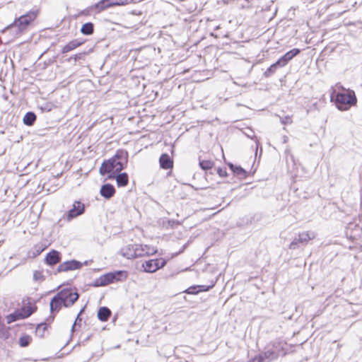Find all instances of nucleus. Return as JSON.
<instances>
[{
    "label": "nucleus",
    "mask_w": 362,
    "mask_h": 362,
    "mask_svg": "<svg viewBox=\"0 0 362 362\" xmlns=\"http://www.w3.org/2000/svg\"><path fill=\"white\" fill-rule=\"evenodd\" d=\"M85 308H86V305L83 306L79 311V313H78V315H79L80 316L83 314V313L84 312L85 310Z\"/></svg>",
    "instance_id": "47"
},
{
    "label": "nucleus",
    "mask_w": 362,
    "mask_h": 362,
    "mask_svg": "<svg viewBox=\"0 0 362 362\" xmlns=\"http://www.w3.org/2000/svg\"><path fill=\"white\" fill-rule=\"evenodd\" d=\"M93 50V48H90L87 51L78 52L77 54L71 55L70 57L66 59L64 61L70 63L72 60H74V64H76V62H80L81 61H85L86 56L91 53Z\"/></svg>",
    "instance_id": "21"
},
{
    "label": "nucleus",
    "mask_w": 362,
    "mask_h": 362,
    "mask_svg": "<svg viewBox=\"0 0 362 362\" xmlns=\"http://www.w3.org/2000/svg\"><path fill=\"white\" fill-rule=\"evenodd\" d=\"M116 180L118 187H126L129 183V175L127 173H118L115 174L113 180Z\"/></svg>",
    "instance_id": "22"
},
{
    "label": "nucleus",
    "mask_w": 362,
    "mask_h": 362,
    "mask_svg": "<svg viewBox=\"0 0 362 362\" xmlns=\"http://www.w3.org/2000/svg\"><path fill=\"white\" fill-rule=\"evenodd\" d=\"M136 244L127 245L121 249V255L127 259H131L137 257V252L136 250Z\"/></svg>",
    "instance_id": "16"
},
{
    "label": "nucleus",
    "mask_w": 362,
    "mask_h": 362,
    "mask_svg": "<svg viewBox=\"0 0 362 362\" xmlns=\"http://www.w3.org/2000/svg\"><path fill=\"white\" fill-rule=\"evenodd\" d=\"M346 235L351 240H358L362 237V228L358 224L349 223L346 230Z\"/></svg>",
    "instance_id": "9"
},
{
    "label": "nucleus",
    "mask_w": 362,
    "mask_h": 362,
    "mask_svg": "<svg viewBox=\"0 0 362 362\" xmlns=\"http://www.w3.org/2000/svg\"><path fill=\"white\" fill-rule=\"evenodd\" d=\"M48 50H49V48H48V49H47L45 51H44V52L41 54V55H40V57H41L44 54H45Z\"/></svg>",
    "instance_id": "50"
},
{
    "label": "nucleus",
    "mask_w": 362,
    "mask_h": 362,
    "mask_svg": "<svg viewBox=\"0 0 362 362\" xmlns=\"http://www.w3.org/2000/svg\"><path fill=\"white\" fill-rule=\"evenodd\" d=\"M136 250L137 252V257H141L144 255L150 256L156 254L157 252V250L153 247H151L148 245H139L136 244Z\"/></svg>",
    "instance_id": "14"
},
{
    "label": "nucleus",
    "mask_w": 362,
    "mask_h": 362,
    "mask_svg": "<svg viewBox=\"0 0 362 362\" xmlns=\"http://www.w3.org/2000/svg\"><path fill=\"white\" fill-rule=\"evenodd\" d=\"M81 322H82V318L81 317V316L79 315H77L76 319H75V321H74V325H72V327H71V332L74 331V328L76 327V326H81Z\"/></svg>",
    "instance_id": "41"
},
{
    "label": "nucleus",
    "mask_w": 362,
    "mask_h": 362,
    "mask_svg": "<svg viewBox=\"0 0 362 362\" xmlns=\"http://www.w3.org/2000/svg\"><path fill=\"white\" fill-rule=\"evenodd\" d=\"M280 122L284 125L290 124L292 123V119L290 115H286L283 117H280Z\"/></svg>",
    "instance_id": "38"
},
{
    "label": "nucleus",
    "mask_w": 362,
    "mask_h": 362,
    "mask_svg": "<svg viewBox=\"0 0 362 362\" xmlns=\"http://www.w3.org/2000/svg\"><path fill=\"white\" fill-rule=\"evenodd\" d=\"M227 165L234 175L241 179H245L247 177L248 173L240 165L233 164L230 162H229Z\"/></svg>",
    "instance_id": "17"
},
{
    "label": "nucleus",
    "mask_w": 362,
    "mask_h": 362,
    "mask_svg": "<svg viewBox=\"0 0 362 362\" xmlns=\"http://www.w3.org/2000/svg\"><path fill=\"white\" fill-rule=\"evenodd\" d=\"M247 362H264V361L262 360V356L257 354L250 359Z\"/></svg>",
    "instance_id": "44"
},
{
    "label": "nucleus",
    "mask_w": 362,
    "mask_h": 362,
    "mask_svg": "<svg viewBox=\"0 0 362 362\" xmlns=\"http://www.w3.org/2000/svg\"><path fill=\"white\" fill-rule=\"evenodd\" d=\"M184 293L187 294H191V295H197L199 293V289L197 288V285H193L187 288L184 291Z\"/></svg>",
    "instance_id": "36"
},
{
    "label": "nucleus",
    "mask_w": 362,
    "mask_h": 362,
    "mask_svg": "<svg viewBox=\"0 0 362 362\" xmlns=\"http://www.w3.org/2000/svg\"><path fill=\"white\" fill-rule=\"evenodd\" d=\"M116 192L115 187L110 183L103 184L100 189V194L105 199H110Z\"/></svg>",
    "instance_id": "13"
},
{
    "label": "nucleus",
    "mask_w": 362,
    "mask_h": 362,
    "mask_svg": "<svg viewBox=\"0 0 362 362\" xmlns=\"http://www.w3.org/2000/svg\"><path fill=\"white\" fill-rule=\"evenodd\" d=\"M85 42H86V40H81L80 38L74 39V40L69 41L66 45H65L62 48L61 53L62 54L68 53V52L78 48V47H80L81 45L84 44Z\"/></svg>",
    "instance_id": "15"
},
{
    "label": "nucleus",
    "mask_w": 362,
    "mask_h": 362,
    "mask_svg": "<svg viewBox=\"0 0 362 362\" xmlns=\"http://www.w3.org/2000/svg\"><path fill=\"white\" fill-rule=\"evenodd\" d=\"M255 142H256V144H257V147H258V146L259 145V143L258 141V139L256 136H255Z\"/></svg>",
    "instance_id": "49"
},
{
    "label": "nucleus",
    "mask_w": 362,
    "mask_h": 362,
    "mask_svg": "<svg viewBox=\"0 0 362 362\" xmlns=\"http://www.w3.org/2000/svg\"><path fill=\"white\" fill-rule=\"evenodd\" d=\"M112 1V7L115 6H121L127 4L128 0H110Z\"/></svg>",
    "instance_id": "43"
},
{
    "label": "nucleus",
    "mask_w": 362,
    "mask_h": 362,
    "mask_svg": "<svg viewBox=\"0 0 362 362\" xmlns=\"http://www.w3.org/2000/svg\"><path fill=\"white\" fill-rule=\"evenodd\" d=\"M215 286V282H211L210 285H197L199 292H206L211 290Z\"/></svg>",
    "instance_id": "35"
},
{
    "label": "nucleus",
    "mask_w": 362,
    "mask_h": 362,
    "mask_svg": "<svg viewBox=\"0 0 362 362\" xmlns=\"http://www.w3.org/2000/svg\"><path fill=\"white\" fill-rule=\"evenodd\" d=\"M93 11H95V8L93 7V5H92L90 6H88L86 8L79 11L76 16H90Z\"/></svg>",
    "instance_id": "37"
},
{
    "label": "nucleus",
    "mask_w": 362,
    "mask_h": 362,
    "mask_svg": "<svg viewBox=\"0 0 362 362\" xmlns=\"http://www.w3.org/2000/svg\"><path fill=\"white\" fill-rule=\"evenodd\" d=\"M300 52L301 49L299 48H293L290 49L277 59L279 62V64H281L284 67Z\"/></svg>",
    "instance_id": "12"
},
{
    "label": "nucleus",
    "mask_w": 362,
    "mask_h": 362,
    "mask_svg": "<svg viewBox=\"0 0 362 362\" xmlns=\"http://www.w3.org/2000/svg\"><path fill=\"white\" fill-rule=\"evenodd\" d=\"M188 243H189V242H187V243H185V245H182L181 249L179 250V252L180 254L182 253L185 251V250L187 248Z\"/></svg>",
    "instance_id": "46"
},
{
    "label": "nucleus",
    "mask_w": 362,
    "mask_h": 362,
    "mask_svg": "<svg viewBox=\"0 0 362 362\" xmlns=\"http://www.w3.org/2000/svg\"><path fill=\"white\" fill-rule=\"evenodd\" d=\"M112 1L110 0H100L98 2L94 4L93 7L95 8V13H99L109 8L112 7Z\"/></svg>",
    "instance_id": "23"
},
{
    "label": "nucleus",
    "mask_w": 362,
    "mask_h": 362,
    "mask_svg": "<svg viewBox=\"0 0 362 362\" xmlns=\"http://www.w3.org/2000/svg\"><path fill=\"white\" fill-rule=\"evenodd\" d=\"M83 265H88V261H85L84 262H82Z\"/></svg>",
    "instance_id": "52"
},
{
    "label": "nucleus",
    "mask_w": 362,
    "mask_h": 362,
    "mask_svg": "<svg viewBox=\"0 0 362 362\" xmlns=\"http://www.w3.org/2000/svg\"><path fill=\"white\" fill-rule=\"evenodd\" d=\"M168 259L163 258L151 259L142 263L144 271L147 273H154L159 269L164 267L167 264Z\"/></svg>",
    "instance_id": "6"
},
{
    "label": "nucleus",
    "mask_w": 362,
    "mask_h": 362,
    "mask_svg": "<svg viewBox=\"0 0 362 362\" xmlns=\"http://www.w3.org/2000/svg\"><path fill=\"white\" fill-rule=\"evenodd\" d=\"M111 284H112V281L107 272L99 276L93 283L90 284L89 286L93 287H102Z\"/></svg>",
    "instance_id": "18"
},
{
    "label": "nucleus",
    "mask_w": 362,
    "mask_h": 362,
    "mask_svg": "<svg viewBox=\"0 0 362 362\" xmlns=\"http://www.w3.org/2000/svg\"><path fill=\"white\" fill-rule=\"evenodd\" d=\"M279 63V61L276 60L274 63L271 64L263 73V76L264 78H270L276 73L277 69L284 67L281 64Z\"/></svg>",
    "instance_id": "26"
},
{
    "label": "nucleus",
    "mask_w": 362,
    "mask_h": 362,
    "mask_svg": "<svg viewBox=\"0 0 362 362\" xmlns=\"http://www.w3.org/2000/svg\"><path fill=\"white\" fill-rule=\"evenodd\" d=\"M111 313V310L109 308L106 306H102L99 308L97 313V316L100 321L105 322L109 320Z\"/></svg>",
    "instance_id": "24"
},
{
    "label": "nucleus",
    "mask_w": 362,
    "mask_h": 362,
    "mask_svg": "<svg viewBox=\"0 0 362 362\" xmlns=\"http://www.w3.org/2000/svg\"><path fill=\"white\" fill-rule=\"evenodd\" d=\"M58 57V55L53 56L52 58L47 59L45 62V66H47L53 63H54L57 61V59Z\"/></svg>",
    "instance_id": "45"
},
{
    "label": "nucleus",
    "mask_w": 362,
    "mask_h": 362,
    "mask_svg": "<svg viewBox=\"0 0 362 362\" xmlns=\"http://www.w3.org/2000/svg\"><path fill=\"white\" fill-rule=\"evenodd\" d=\"M62 253L56 250H51L45 257V262L49 266H54L62 261Z\"/></svg>",
    "instance_id": "11"
},
{
    "label": "nucleus",
    "mask_w": 362,
    "mask_h": 362,
    "mask_svg": "<svg viewBox=\"0 0 362 362\" xmlns=\"http://www.w3.org/2000/svg\"><path fill=\"white\" fill-rule=\"evenodd\" d=\"M211 35L217 37V35H214L213 33H211Z\"/></svg>",
    "instance_id": "53"
},
{
    "label": "nucleus",
    "mask_w": 362,
    "mask_h": 362,
    "mask_svg": "<svg viewBox=\"0 0 362 362\" xmlns=\"http://www.w3.org/2000/svg\"><path fill=\"white\" fill-rule=\"evenodd\" d=\"M90 336L87 337L86 339V341H88L89 339H90Z\"/></svg>",
    "instance_id": "54"
},
{
    "label": "nucleus",
    "mask_w": 362,
    "mask_h": 362,
    "mask_svg": "<svg viewBox=\"0 0 362 362\" xmlns=\"http://www.w3.org/2000/svg\"><path fill=\"white\" fill-rule=\"evenodd\" d=\"M216 172L218 173V175L221 177H225L228 175V173L226 172V168H221V167H218L217 169H216Z\"/></svg>",
    "instance_id": "42"
},
{
    "label": "nucleus",
    "mask_w": 362,
    "mask_h": 362,
    "mask_svg": "<svg viewBox=\"0 0 362 362\" xmlns=\"http://www.w3.org/2000/svg\"><path fill=\"white\" fill-rule=\"evenodd\" d=\"M86 206L80 200L74 202L71 208L64 215V218L68 222L84 214Z\"/></svg>",
    "instance_id": "5"
},
{
    "label": "nucleus",
    "mask_w": 362,
    "mask_h": 362,
    "mask_svg": "<svg viewBox=\"0 0 362 362\" xmlns=\"http://www.w3.org/2000/svg\"><path fill=\"white\" fill-rule=\"evenodd\" d=\"M40 15V9L34 7L25 13L16 18L12 23L4 28V30H13L16 35L24 33L28 28L33 24L35 20Z\"/></svg>",
    "instance_id": "4"
},
{
    "label": "nucleus",
    "mask_w": 362,
    "mask_h": 362,
    "mask_svg": "<svg viewBox=\"0 0 362 362\" xmlns=\"http://www.w3.org/2000/svg\"><path fill=\"white\" fill-rule=\"evenodd\" d=\"M128 152L124 149H118L111 158L104 160L99 168L102 176L107 179L113 180L115 174L125 169L128 163Z\"/></svg>",
    "instance_id": "1"
},
{
    "label": "nucleus",
    "mask_w": 362,
    "mask_h": 362,
    "mask_svg": "<svg viewBox=\"0 0 362 362\" xmlns=\"http://www.w3.org/2000/svg\"><path fill=\"white\" fill-rule=\"evenodd\" d=\"M219 28H220L219 25H216L215 28H214V30H218Z\"/></svg>",
    "instance_id": "51"
},
{
    "label": "nucleus",
    "mask_w": 362,
    "mask_h": 362,
    "mask_svg": "<svg viewBox=\"0 0 362 362\" xmlns=\"http://www.w3.org/2000/svg\"><path fill=\"white\" fill-rule=\"evenodd\" d=\"M180 253L178 252H174L171 255V257H177L178 255H180Z\"/></svg>",
    "instance_id": "48"
},
{
    "label": "nucleus",
    "mask_w": 362,
    "mask_h": 362,
    "mask_svg": "<svg viewBox=\"0 0 362 362\" xmlns=\"http://www.w3.org/2000/svg\"><path fill=\"white\" fill-rule=\"evenodd\" d=\"M95 25L92 22H87L82 25L80 32L83 35H91L93 34Z\"/></svg>",
    "instance_id": "28"
},
{
    "label": "nucleus",
    "mask_w": 362,
    "mask_h": 362,
    "mask_svg": "<svg viewBox=\"0 0 362 362\" xmlns=\"http://www.w3.org/2000/svg\"><path fill=\"white\" fill-rule=\"evenodd\" d=\"M160 168L164 170L171 169L173 166V160L166 153H163L159 158Z\"/></svg>",
    "instance_id": "20"
},
{
    "label": "nucleus",
    "mask_w": 362,
    "mask_h": 362,
    "mask_svg": "<svg viewBox=\"0 0 362 362\" xmlns=\"http://www.w3.org/2000/svg\"><path fill=\"white\" fill-rule=\"evenodd\" d=\"M259 354L262 356L264 362H265L266 360L269 362L271 361L276 360L279 357L277 354L274 351H272V349H270L267 346H265V350Z\"/></svg>",
    "instance_id": "25"
},
{
    "label": "nucleus",
    "mask_w": 362,
    "mask_h": 362,
    "mask_svg": "<svg viewBox=\"0 0 362 362\" xmlns=\"http://www.w3.org/2000/svg\"><path fill=\"white\" fill-rule=\"evenodd\" d=\"M33 279L35 281H43L45 279V277L41 272L35 271L33 274Z\"/></svg>",
    "instance_id": "40"
},
{
    "label": "nucleus",
    "mask_w": 362,
    "mask_h": 362,
    "mask_svg": "<svg viewBox=\"0 0 362 362\" xmlns=\"http://www.w3.org/2000/svg\"><path fill=\"white\" fill-rule=\"evenodd\" d=\"M36 119V114L33 111H28L24 115L23 122L25 125L31 127L35 124Z\"/></svg>",
    "instance_id": "27"
},
{
    "label": "nucleus",
    "mask_w": 362,
    "mask_h": 362,
    "mask_svg": "<svg viewBox=\"0 0 362 362\" xmlns=\"http://www.w3.org/2000/svg\"><path fill=\"white\" fill-rule=\"evenodd\" d=\"M18 313H20V318L22 319H26L29 317L34 312L35 310H33L31 307H23L20 310H17Z\"/></svg>",
    "instance_id": "30"
},
{
    "label": "nucleus",
    "mask_w": 362,
    "mask_h": 362,
    "mask_svg": "<svg viewBox=\"0 0 362 362\" xmlns=\"http://www.w3.org/2000/svg\"><path fill=\"white\" fill-rule=\"evenodd\" d=\"M109 276L113 283L124 281L128 277V273L125 270H116L108 272Z\"/></svg>",
    "instance_id": "19"
},
{
    "label": "nucleus",
    "mask_w": 362,
    "mask_h": 362,
    "mask_svg": "<svg viewBox=\"0 0 362 362\" xmlns=\"http://www.w3.org/2000/svg\"><path fill=\"white\" fill-rule=\"evenodd\" d=\"M272 351H274L277 354V356H279L280 351L283 349L282 343L280 341L274 340L271 341L267 345Z\"/></svg>",
    "instance_id": "31"
},
{
    "label": "nucleus",
    "mask_w": 362,
    "mask_h": 362,
    "mask_svg": "<svg viewBox=\"0 0 362 362\" xmlns=\"http://www.w3.org/2000/svg\"><path fill=\"white\" fill-rule=\"evenodd\" d=\"M331 100L340 111H347L357 104L354 90L344 88L340 83H336L335 89L331 93Z\"/></svg>",
    "instance_id": "2"
},
{
    "label": "nucleus",
    "mask_w": 362,
    "mask_h": 362,
    "mask_svg": "<svg viewBox=\"0 0 362 362\" xmlns=\"http://www.w3.org/2000/svg\"><path fill=\"white\" fill-rule=\"evenodd\" d=\"M199 165L202 170L206 172L212 169L214 162L210 160H199Z\"/></svg>",
    "instance_id": "32"
},
{
    "label": "nucleus",
    "mask_w": 362,
    "mask_h": 362,
    "mask_svg": "<svg viewBox=\"0 0 362 362\" xmlns=\"http://www.w3.org/2000/svg\"><path fill=\"white\" fill-rule=\"evenodd\" d=\"M46 247L47 246L44 245L42 243H37L35 245L32 250L33 257H35L40 255Z\"/></svg>",
    "instance_id": "33"
},
{
    "label": "nucleus",
    "mask_w": 362,
    "mask_h": 362,
    "mask_svg": "<svg viewBox=\"0 0 362 362\" xmlns=\"http://www.w3.org/2000/svg\"><path fill=\"white\" fill-rule=\"evenodd\" d=\"M310 240H311V237L309 233L303 231L298 233V236L293 238L290 243L288 248L290 250H296L299 248L300 245H306Z\"/></svg>",
    "instance_id": "8"
},
{
    "label": "nucleus",
    "mask_w": 362,
    "mask_h": 362,
    "mask_svg": "<svg viewBox=\"0 0 362 362\" xmlns=\"http://www.w3.org/2000/svg\"><path fill=\"white\" fill-rule=\"evenodd\" d=\"M79 298L76 287L64 288L54 295L49 303L51 313H57L62 307L70 308Z\"/></svg>",
    "instance_id": "3"
},
{
    "label": "nucleus",
    "mask_w": 362,
    "mask_h": 362,
    "mask_svg": "<svg viewBox=\"0 0 362 362\" xmlns=\"http://www.w3.org/2000/svg\"><path fill=\"white\" fill-rule=\"evenodd\" d=\"M55 315L51 314L45 321L37 325L35 328V334L40 338L44 337L45 332L49 326L54 320Z\"/></svg>",
    "instance_id": "10"
},
{
    "label": "nucleus",
    "mask_w": 362,
    "mask_h": 362,
    "mask_svg": "<svg viewBox=\"0 0 362 362\" xmlns=\"http://www.w3.org/2000/svg\"><path fill=\"white\" fill-rule=\"evenodd\" d=\"M20 313H18V310H15L12 313L8 314L6 318V322L7 324H11L13 322L18 321L19 320H21L20 318Z\"/></svg>",
    "instance_id": "34"
},
{
    "label": "nucleus",
    "mask_w": 362,
    "mask_h": 362,
    "mask_svg": "<svg viewBox=\"0 0 362 362\" xmlns=\"http://www.w3.org/2000/svg\"><path fill=\"white\" fill-rule=\"evenodd\" d=\"M83 266V264L76 259H71L61 263L57 268L55 274L61 272H66L80 269Z\"/></svg>",
    "instance_id": "7"
},
{
    "label": "nucleus",
    "mask_w": 362,
    "mask_h": 362,
    "mask_svg": "<svg viewBox=\"0 0 362 362\" xmlns=\"http://www.w3.org/2000/svg\"><path fill=\"white\" fill-rule=\"evenodd\" d=\"M52 107H53V105L52 103H47L45 105L40 106V110L43 112H48L52 110Z\"/></svg>",
    "instance_id": "39"
},
{
    "label": "nucleus",
    "mask_w": 362,
    "mask_h": 362,
    "mask_svg": "<svg viewBox=\"0 0 362 362\" xmlns=\"http://www.w3.org/2000/svg\"><path fill=\"white\" fill-rule=\"evenodd\" d=\"M32 342V337L29 334H23L18 340V344L21 347L25 348L28 346Z\"/></svg>",
    "instance_id": "29"
}]
</instances>
